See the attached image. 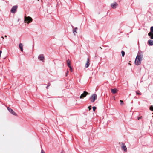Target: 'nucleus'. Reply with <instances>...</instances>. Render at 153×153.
Instances as JSON below:
<instances>
[{
  "label": "nucleus",
  "mask_w": 153,
  "mask_h": 153,
  "mask_svg": "<svg viewBox=\"0 0 153 153\" xmlns=\"http://www.w3.org/2000/svg\"><path fill=\"white\" fill-rule=\"evenodd\" d=\"M50 85H51V84H50V83H48L47 86L46 87V88L48 89L49 88V87L50 86Z\"/></svg>",
  "instance_id": "nucleus-19"
},
{
  "label": "nucleus",
  "mask_w": 153,
  "mask_h": 153,
  "mask_svg": "<svg viewBox=\"0 0 153 153\" xmlns=\"http://www.w3.org/2000/svg\"><path fill=\"white\" fill-rule=\"evenodd\" d=\"M7 108L9 112L15 116H17L16 114L12 109L8 107H7Z\"/></svg>",
  "instance_id": "nucleus-6"
},
{
  "label": "nucleus",
  "mask_w": 153,
  "mask_h": 153,
  "mask_svg": "<svg viewBox=\"0 0 153 153\" xmlns=\"http://www.w3.org/2000/svg\"><path fill=\"white\" fill-rule=\"evenodd\" d=\"M1 38H2L3 39H4V38L2 36V37H1Z\"/></svg>",
  "instance_id": "nucleus-30"
},
{
  "label": "nucleus",
  "mask_w": 153,
  "mask_h": 153,
  "mask_svg": "<svg viewBox=\"0 0 153 153\" xmlns=\"http://www.w3.org/2000/svg\"><path fill=\"white\" fill-rule=\"evenodd\" d=\"M96 108L94 106L93 107V109L94 111H95Z\"/></svg>",
  "instance_id": "nucleus-23"
},
{
  "label": "nucleus",
  "mask_w": 153,
  "mask_h": 153,
  "mask_svg": "<svg viewBox=\"0 0 153 153\" xmlns=\"http://www.w3.org/2000/svg\"><path fill=\"white\" fill-rule=\"evenodd\" d=\"M88 108L89 109V110H90L91 109V106H89L88 107Z\"/></svg>",
  "instance_id": "nucleus-26"
},
{
  "label": "nucleus",
  "mask_w": 153,
  "mask_h": 153,
  "mask_svg": "<svg viewBox=\"0 0 153 153\" xmlns=\"http://www.w3.org/2000/svg\"><path fill=\"white\" fill-rule=\"evenodd\" d=\"M38 59H39L43 61L44 59L43 55V54H40L38 56Z\"/></svg>",
  "instance_id": "nucleus-9"
},
{
  "label": "nucleus",
  "mask_w": 153,
  "mask_h": 153,
  "mask_svg": "<svg viewBox=\"0 0 153 153\" xmlns=\"http://www.w3.org/2000/svg\"><path fill=\"white\" fill-rule=\"evenodd\" d=\"M67 64L68 65V66L69 67V66H70V61L69 60H68L67 61Z\"/></svg>",
  "instance_id": "nucleus-16"
},
{
  "label": "nucleus",
  "mask_w": 153,
  "mask_h": 153,
  "mask_svg": "<svg viewBox=\"0 0 153 153\" xmlns=\"http://www.w3.org/2000/svg\"><path fill=\"white\" fill-rule=\"evenodd\" d=\"M149 44L151 45H153V40H149L148 41Z\"/></svg>",
  "instance_id": "nucleus-13"
},
{
  "label": "nucleus",
  "mask_w": 153,
  "mask_h": 153,
  "mask_svg": "<svg viewBox=\"0 0 153 153\" xmlns=\"http://www.w3.org/2000/svg\"><path fill=\"white\" fill-rule=\"evenodd\" d=\"M68 72H69L68 71H67V73H66V76H67V74H68Z\"/></svg>",
  "instance_id": "nucleus-27"
},
{
  "label": "nucleus",
  "mask_w": 153,
  "mask_h": 153,
  "mask_svg": "<svg viewBox=\"0 0 153 153\" xmlns=\"http://www.w3.org/2000/svg\"><path fill=\"white\" fill-rule=\"evenodd\" d=\"M143 57V55L142 53H138L134 62L136 65H138L141 64Z\"/></svg>",
  "instance_id": "nucleus-1"
},
{
  "label": "nucleus",
  "mask_w": 153,
  "mask_h": 153,
  "mask_svg": "<svg viewBox=\"0 0 153 153\" xmlns=\"http://www.w3.org/2000/svg\"><path fill=\"white\" fill-rule=\"evenodd\" d=\"M150 109L151 111H153V106L152 105L150 106Z\"/></svg>",
  "instance_id": "nucleus-21"
},
{
  "label": "nucleus",
  "mask_w": 153,
  "mask_h": 153,
  "mask_svg": "<svg viewBox=\"0 0 153 153\" xmlns=\"http://www.w3.org/2000/svg\"><path fill=\"white\" fill-rule=\"evenodd\" d=\"M90 61L89 58H88L87 62L85 65V67L86 68H88L90 65Z\"/></svg>",
  "instance_id": "nucleus-10"
},
{
  "label": "nucleus",
  "mask_w": 153,
  "mask_h": 153,
  "mask_svg": "<svg viewBox=\"0 0 153 153\" xmlns=\"http://www.w3.org/2000/svg\"><path fill=\"white\" fill-rule=\"evenodd\" d=\"M111 92L113 94L116 93L117 91V89H111Z\"/></svg>",
  "instance_id": "nucleus-14"
},
{
  "label": "nucleus",
  "mask_w": 153,
  "mask_h": 153,
  "mask_svg": "<svg viewBox=\"0 0 153 153\" xmlns=\"http://www.w3.org/2000/svg\"><path fill=\"white\" fill-rule=\"evenodd\" d=\"M142 118V117L141 116L140 117L138 118V119L139 120L140 119H141Z\"/></svg>",
  "instance_id": "nucleus-28"
},
{
  "label": "nucleus",
  "mask_w": 153,
  "mask_h": 153,
  "mask_svg": "<svg viewBox=\"0 0 153 153\" xmlns=\"http://www.w3.org/2000/svg\"><path fill=\"white\" fill-rule=\"evenodd\" d=\"M97 99V95L95 94H92L90 97L91 102L92 103L94 102Z\"/></svg>",
  "instance_id": "nucleus-2"
},
{
  "label": "nucleus",
  "mask_w": 153,
  "mask_h": 153,
  "mask_svg": "<svg viewBox=\"0 0 153 153\" xmlns=\"http://www.w3.org/2000/svg\"><path fill=\"white\" fill-rule=\"evenodd\" d=\"M120 104L121 105H122V104L123 103V101L122 100H120Z\"/></svg>",
  "instance_id": "nucleus-24"
},
{
  "label": "nucleus",
  "mask_w": 153,
  "mask_h": 153,
  "mask_svg": "<svg viewBox=\"0 0 153 153\" xmlns=\"http://www.w3.org/2000/svg\"><path fill=\"white\" fill-rule=\"evenodd\" d=\"M88 94V92L84 91L83 94H82L80 96V98L82 99L83 97H85Z\"/></svg>",
  "instance_id": "nucleus-7"
},
{
  "label": "nucleus",
  "mask_w": 153,
  "mask_h": 153,
  "mask_svg": "<svg viewBox=\"0 0 153 153\" xmlns=\"http://www.w3.org/2000/svg\"><path fill=\"white\" fill-rule=\"evenodd\" d=\"M121 53L122 56L123 57L125 55V52L123 51H122L121 52Z\"/></svg>",
  "instance_id": "nucleus-18"
},
{
  "label": "nucleus",
  "mask_w": 153,
  "mask_h": 153,
  "mask_svg": "<svg viewBox=\"0 0 153 153\" xmlns=\"http://www.w3.org/2000/svg\"><path fill=\"white\" fill-rule=\"evenodd\" d=\"M77 29V27H76L73 30V33L75 35V33H77L76 30Z\"/></svg>",
  "instance_id": "nucleus-15"
},
{
  "label": "nucleus",
  "mask_w": 153,
  "mask_h": 153,
  "mask_svg": "<svg viewBox=\"0 0 153 153\" xmlns=\"http://www.w3.org/2000/svg\"><path fill=\"white\" fill-rule=\"evenodd\" d=\"M150 32L153 33V26L151 27L150 28Z\"/></svg>",
  "instance_id": "nucleus-17"
},
{
  "label": "nucleus",
  "mask_w": 153,
  "mask_h": 153,
  "mask_svg": "<svg viewBox=\"0 0 153 153\" xmlns=\"http://www.w3.org/2000/svg\"><path fill=\"white\" fill-rule=\"evenodd\" d=\"M148 35L151 39H153V33L149 32L148 34Z\"/></svg>",
  "instance_id": "nucleus-11"
},
{
  "label": "nucleus",
  "mask_w": 153,
  "mask_h": 153,
  "mask_svg": "<svg viewBox=\"0 0 153 153\" xmlns=\"http://www.w3.org/2000/svg\"><path fill=\"white\" fill-rule=\"evenodd\" d=\"M136 93L138 95H141V93L139 91H136Z\"/></svg>",
  "instance_id": "nucleus-20"
},
{
  "label": "nucleus",
  "mask_w": 153,
  "mask_h": 153,
  "mask_svg": "<svg viewBox=\"0 0 153 153\" xmlns=\"http://www.w3.org/2000/svg\"><path fill=\"white\" fill-rule=\"evenodd\" d=\"M24 20L25 21H26V22L28 24L32 22L33 20L32 18L30 17L25 16Z\"/></svg>",
  "instance_id": "nucleus-3"
},
{
  "label": "nucleus",
  "mask_w": 153,
  "mask_h": 153,
  "mask_svg": "<svg viewBox=\"0 0 153 153\" xmlns=\"http://www.w3.org/2000/svg\"><path fill=\"white\" fill-rule=\"evenodd\" d=\"M18 8V6L17 5H15L13 6L11 8L10 12L12 13H15L16 10Z\"/></svg>",
  "instance_id": "nucleus-5"
},
{
  "label": "nucleus",
  "mask_w": 153,
  "mask_h": 153,
  "mask_svg": "<svg viewBox=\"0 0 153 153\" xmlns=\"http://www.w3.org/2000/svg\"><path fill=\"white\" fill-rule=\"evenodd\" d=\"M19 47L20 48L21 51H23V45L22 43H19Z\"/></svg>",
  "instance_id": "nucleus-12"
},
{
  "label": "nucleus",
  "mask_w": 153,
  "mask_h": 153,
  "mask_svg": "<svg viewBox=\"0 0 153 153\" xmlns=\"http://www.w3.org/2000/svg\"><path fill=\"white\" fill-rule=\"evenodd\" d=\"M119 144H121V149L122 150H124L125 152H126L127 151V148L126 146L125 145V144L123 143H119Z\"/></svg>",
  "instance_id": "nucleus-4"
},
{
  "label": "nucleus",
  "mask_w": 153,
  "mask_h": 153,
  "mask_svg": "<svg viewBox=\"0 0 153 153\" xmlns=\"http://www.w3.org/2000/svg\"><path fill=\"white\" fill-rule=\"evenodd\" d=\"M61 153H63V152H61Z\"/></svg>",
  "instance_id": "nucleus-31"
},
{
  "label": "nucleus",
  "mask_w": 153,
  "mask_h": 153,
  "mask_svg": "<svg viewBox=\"0 0 153 153\" xmlns=\"http://www.w3.org/2000/svg\"><path fill=\"white\" fill-rule=\"evenodd\" d=\"M68 67L70 68V71H71V72H72V71H73V70H72V68L71 67V66H69Z\"/></svg>",
  "instance_id": "nucleus-22"
},
{
  "label": "nucleus",
  "mask_w": 153,
  "mask_h": 153,
  "mask_svg": "<svg viewBox=\"0 0 153 153\" xmlns=\"http://www.w3.org/2000/svg\"><path fill=\"white\" fill-rule=\"evenodd\" d=\"M4 37H7V36H6V35H5V36H4Z\"/></svg>",
  "instance_id": "nucleus-29"
},
{
  "label": "nucleus",
  "mask_w": 153,
  "mask_h": 153,
  "mask_svg": "<svg viewBox=\"0 0 153 153\" xmlns=\"http://www.w3.org/2000/svg\"><path fill=\"white\" fill-rule=\"evenodd\" d=\"M118 5V4L116 2H114L113 3H112L111 4V7L113 9L116 8L117 6Z\"/></svg>",
  "instance_id": "nucleus-8"
},
{
  "label": "nucleus",
  "mask_w": 153,
  "mask_h": 153,
  "mask_svg": "<svg viewBox=\"0 0 153 153\" xmlns=\"http://www.w3.org/2000/svg\"><path fill=\"white\" fill-rule=\"evenodd\" d=\"M41 153H45V152L43 150H42L41 151Z\"/></svg>",
  "instance_id": "nucleus-25"
}]
</instances>
